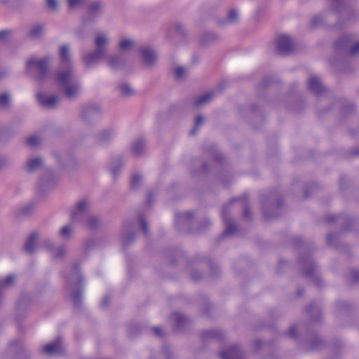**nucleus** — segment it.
Listing matches in <instances>:
<instances>
[{"mask_svg": "<svg viewBox=\"0 0 359 359\" xmlns=\"http://www.w3.org/2000/svg\"><path fill=\"white\" fill-rule=\"evenodd\" d=\"M60 67L55 74V81L60 88L69 99L79 96L81 86L76 76L69 48L62 45L59 50Z\"/></svg>", "mask_w": 359, "mask_h": 359, "instance_id": "nucleus-1", "label": "nucleus"}, {"mask_svg": "<svg viewBox=\"0 0 359 359\" xmlns=\"http://www.w3.org/2000/svg\"><path fill=\"white\" fill-rule=\"evenodd\" d=\"M90 202L87 199L79 201L71 212V219L85 227L94 229L100 224L99 219L89 212Z\"/></svg>", "mask_w": 359, "mask_h": 359, "instance_id": "nucleus-2", "label": "nucleus"}, {"mask_svg": "<svg viewBox=\"0 0 359 359\" xmlns=\"http://www.w3.org/2000/svg\"><path fill=\"white\" fill-rule=\"evenodd\" d=\"M110 39L108 35L103 32L96 34L94 39L95 50L83 57V60L87 67H92L97 62L103 60L107 55V47Z\"/></svg>", "mask_w": 359, "mask_h": 359, "instance_id": "nucleus-3", "label": "nucleus"}, {"mask_svg": "<svg viewBox=\"0 0 359 359\" xmlns=\"http://www.w3.org/2000/svg\"><path fill=\"white\" fill-rule=\"evenodd\" d=\"M51 57L46 56L42 58L32 57L26 62V69L29 74L34 75L38 81L43 80L48 74Z\"/></svg>", "mask_w": 359, "mask_h": 359, "instance_id": "nucleus-4", "label": "nucleus"}, {"mask_svg": "<svg viewBox=\"0 0 359 359\" xmlns=\"http://www.w3.org/2000/svg\"><path fill=\"white\" fill-rule=\"evenodd\" d=\"M82 276L78 268L74 266L71 269L70 273L67 277V283L69 287V294L73 303L78 305L81 297V285Z\"/></svg>", "mask_w": 359, "mask_h": 359, "instance_id": "nucleus-5", "label": "nucleus"}, {"mask_svg": "<svg viewBox=\"0 0 359 359\" xmlns=\"http://www.w3.org/2000/svg\"><path fill=\"white\" fill-rule=\"evenodd\" d=\"M102 114V107L97 103L90 102L81 107L79 117L85 124L93 125L99 121Z\"/></svg>", "mask_w": 359, "mask_h": 359, "instance_id": "nucleus-6", "label": "nucleus"}, {"mask_svg": "<svg viewBox=\"0 0 359 359\" xmlns=\"http://www.w3.org/2000/svg\"><path fill=\"white\" fill-rule=\"evenodd\" d=\"M276 50L283 55L290 54L294 50V43L290 36L282 34L277 36L276 39Z\"/></svg>", "mask_w": 359, "mask_h": 359, "instance_id": "nucleus-7", "label": "nucleus"}, {"mask_svg": "<svg viewBox=\"0 0 359 359\" xmlns=\"http://www.w3.org/2000/svg\"><path fill=\"white\" fill-rule=\"evenodd\" d=\"M234 201V199L231 200L229 204L224 205L222 208V217L225 224V230L224 232V236H231L236 230V226L233 222L229 217V208L231 203Z\"/></svg>", "mask_w": 359, "mask_h": 359, "instance_id": "nucleus-8", "label": "nucleus"}, {"mask_svg": "<svg viewBox=\"0 0 359 359\" xmlns=\"http://www.w3.org/2000/svg\"><path fill=\"white\" fill-rule=\"evenodd\" d=\"M303 273L310 277L317 286L320 285V278L316 273L314 263L310 259H303L301 262Z\"/></svg>", "mask_w": 359, "mask_h": 359, "instance_id": "nucleus-9", "label": "nucleus"}, {"mask_svg": "<svg viewBox=\"0 0 359 359\" xmlns=\"http://www.w3.org/2000/svg\"><path fill=\"white\" fill-rule=\"evenodd\" d=\"M36 97L40 104L48 109L55 107L61 102L60 97L55 95H48L43 93H39Z\"/></svg>", "mask_w": 359, "mask_h": 359, "instance_id": "nucleus-10", "label": "nucleus"}, {"mask_svg": "<svg viewBox=\"0 0 359 359\" xmlns=\"http://www.w3.org/2000/svg\"><path fill=\"white\" fill-rule=\"evenodd\" d=\"M140 55L144 64L147 67H152L156 62L157 55L156 52L149 47L140 49Z\"/></svg>", "mask_w": 359, "mask_h": 359, "instance_id": "nucleus-11", "label": "nucleus"}, {"mask_svg": "<svg viewBox=\"0 0 359 359\" xmlns=\"http://www.w3.org/2000/svg\"><path fill=\"white\" fill-rule=\"evenodd\" d=\"M41 246L50 251L53 258L60 259L62 258L67 253V249L65 246H60L57 248H54L52 242L50 240H44Z\"/></svg>", "mask_w": 359, "mask_h": 359, "instance_id": "nucleus-12", "label": "nucleus"}, {"mask_svg": "<svg viewBox=\"0 0 359 359\" xmlns=\"http://www.w3.org/2000/svg\"><path fill=\"white\" fill-rule=\"evenodd\" d=\"M55 184L56 178L52 170H46L39 182V185L42 190L52 188Z\"/></svg>", "mask_w": 359, "mask_h": 359, "instance_id": "nucleus-13", "label": "nucleus"}, {"mask_svg": "<svg viewBox=\"0 0 359 359\" xmlns=\"http://www.w3.org/2000/svg\"><path fill=\"white\" fill-rule=\"evenodd\" d=\"M44 165L43 159L39 156H32L29 157L25 164V169L28 172H34Z\"/></svg>", "mask_w": 359, "mask_h": 359, "instance_id": "nucleus-14", "label": "nucleus"}, {"mask_svg": "<svg viewBox=\"0 0 359 359\" xmlns=\"http://www.w3.org/2000/svg\"><path fill=\"white\" fill-rule=\"evenodd\" d=\"M43 351L47 355H60L63 352L61 339L58 338L55 341L46 344L43 348Z\"/></svg>", "mask_w": 359, "mask_h": 359, "instance_id": "nucleus-15", "label": "nucleus"}, {"mask_svg": "<svg viewBox=\"0 0 359 359\" xmlns=\"http://www.w3.org/2000/svg\"><path fill=\"white\" fill-rule=\"evenodd\" d=\"M115 136V131L111 128L104 129L97 137V143L100 146L109 144Z\"/></svg>", "mask_w": 359, "mask_h": 359, "instance_id": "nucleus-16", "label": "nucleus"}, {"mask_svg": "<svg viewBox=\"0 0 359 359\" xmlns=\"http://www.w3.org/2000/svg\"><path fill=\"white\" fill-rule=\"evenodd\" d=\"M102 60H104L107 65L111 69H118L122 67L124 65L123 58L116 54L110 55H107L106 57Z\"/></svg>", "mask_w": 359, "mask_h": 359, "instance_id": "nucleus-17", "label": "nucleus"}, {"mask_svg": "<svg viewBox=\"0 0 359 359\" xmlns=\"http://www.w3.org/2000/svg\"><path fill=\"white\" fill-rule=\"evenodd\" d=\"M222 359H243V354L239 348L234 345L220 353Z\"/></svg>", "mask_w": 359, "mask_h": 359, "instance_id": "nucleus-18", "label": "nucleus"}, {"mask_svg": "<svg viewBox=\"0 0 359 359\" xmlns=\"http://www.w3.org/2000/svg\"><path fill=\"white\" fill-rule=\"evenodd\" d=\"M309 90L316 95H320L324 91V86H323L320 79L317 77L312 76L308 81Z\"/></svg>", "mask_w": 359, "mask_h": 359, "instance_id": "nucleus-19", "label": "nucleus"}, {"mask_svg": "<svg viewBox=\"0 0 359 359\" xmlns=\"http://www.w3.org/2000/svg\"><path fill=\"white\" fill-rule=\"evenodd\" d=\"M132 226L128 224H125L121 236L122 243L124 245H127L135 238V234L131 231Z\"/></svg>", "mask_w": 359, "mask_h": 359, "instance_id": "nucleus-20", "label": "nucleus"}, {"mask_svg": "<svg viewBox=\"0 0 359 359\" xmlns=\"http://www.w3.org/2000/svg\"><path fill=\"white\" fill-rule=\"evenodd\" d=\"M38 235L36 233H32L28 237L25 244V250L27 253H32L36 249V241Z\"/></svg>", "mask_w": 359, "mask_h": 359, "instance_id": "nucleus-21", "label": "nucleus"}, {"mask_svg": "<svg viewBox=\"0 0 359 359\" xmlns=\"http://www.w3.org/2000/svg\"><path fill=\"white\" fill-rule=\"evenodd\" d=\"M146 147V142L144 139L140 138L134 141L132 144V151L135 155L141 154Z\"/></svg>", "mask_w": 359, "mask_h": 359, "instance_id": "nucleus-22", "label": "nucleus"}, {"mask_svg": "<svg viewBox=\"0 0 359 359\" xmlns=\"http://www.w3.org/2000/svg\"><path fill=\"white\" fill-rule=\"evenodd\" d=\"M74 226L72 224L65 225L59 231V236L63 240H69L73 235Z\"/></svg>", "mask_w": 359, "mask_h": 359, "instance_id": "nucleus-23", "label": "nucleus"}, {"mask_svg": "<svg viewBox=\"0 0 359 359\" xmlns=\"http://www.w3.org/2000/svg\"><path fill=\"white\" fill-rule=\"evenodd\" d=\"M213 94L212 93H207L195 99L194 102V106L196 107H201L208 104L212 97Z\"/></svg>", "mask_w": 359, "mask_h": 359, "instance_id": "nucleus-24", "label": "nucleus"}, {"mask_svg": "<svg viewBox=\"0 0 359 359\" xmlns=\"http://www.w3.org/2000/svg\"><path fill=\"white\" fill-rule=\"evenodd\" d=\"M123 165V160L121 158L113 160L109 166L111 173L116 176Z\"/></svg>", "mask_w": 359, "mask_h": 359, "instance_id": "nucleus-25", "label": "nucleus"}, {"mask_svg": "<svg viewBox=\"0 0 359 359\" xmlns=\"http://www.w3.org/2000/svg\"><path fill=\"white\" fill-rule=\"evenodd\" d=\"M11 97L8 93L0 94V107L3 109H8L11 107Z\"/></svg>", "mask_w": 359, "mask_h": 359, "instance_id": "nucleus-26", "label": "nucleus"}, {"mask_svg": "<svg viewBox=\"0 0 359 359\" xmlns=\"http://www.w3.org/2000/svg\"><path fill=\"white\" fill-rule=\"evenodd\" d=\"M218 36L213 32H206L203 34L201 38V43L203 45H208L217 39Z\"/></svg>", "mask_w": 359, "mask_h": 359, "instance_id": "nucleus-27", "label": "nucleus"}, {"mask_svg": "<svg viewBox=\"0 0 359 359\" xmlns=\"http://www.w3.org/2000/svg\"><path fill=\"white\" fill-rule=\"evenodd\" d=\"M170 320L175 323L176 329H180L186 323V318L180 314L174 313L170 317Z\"/></svg>", "mask_w": 359, "mask_h": 359, "instance_id": "nucleus-28", "label": "nucleus"}, {"mask_svg": "<svg viewBox=\"0 0 359 359\" xmlns=\"http://www.w3.org/2000/svg\"><path fill=\"white\" fill-rule=\"evenodd\" d=\"M44 29L41 25H36L33 26L29 31V36L32 39H36L41 36L43 34Z\"/></svg>", "mask_w": 359, "mask_h": 359, "instance_id": "nucleus-29", "label": "nucleus"}, {"mask_svg": "<svg viewBox=\"0 0 359 359\" xmlns=\"http://www.w3.org/2000/svg\"><path fill=\"white\" fill-rule=\"evenodd\" d=\"M119 93L124 97H128L134 93L133 88L126 83H121L118 87Z\"/></svg>", "mask_w": 359, "mask_h": 359, "instance_id": "nucleus-30", "label": "nucleus"}, {"mask_svg": "<svg viewBox=\"0 0 359 359\" xmlns=\"http://www.w3.org/2000/svg\"><path fill=\"white\" fill-rule=\"evenodd\" d=\"M239 20V13L236 8L231 9L227 15L226 22L227 24H234Z\"/></svg>", "mask_w": 359, "mask_h": 359, "instance_id": "nucleus-31", "label": "nucleus"}, {"mask_svg": "<svg viewBox=\"0 0 359 359\" xmlns=\"http://www.w3.org/2000/svg\"><path fill=\"white\" fill-rule=\"evenodd\" d=\"M352 41V37L350 36H346L337 41L336 46L337 48H347L351 46Z\"/></svg>", "mask_w": 359, "mask_h": 359, "instance_id": "nucleus-32", "label": "nucleus"}, {"mask_svg": "<svg viewBox=\"0 0 359 359\" xmlns=\"http://www.w3.org/2000/svg\"><path fill=\"white\" fill-rule=\"evenodd\" d=\"M134 41L128 38H123L118 43V47L121 50H130L133 46Z\"/></svg>", "mask_w": 359, "mask_h": 359, "instance_id": "nucleus-33", "label": "nucleus"}, {"mask_svg": "<svg viewBox=\"0 0 359 359\" xmlns=\"http://www.w3.org/2000/svg\"><path fill=\"white\" fill-rule=\"evenodd\" d=\"M41 142V138L36 135H30L26 140L27 144L30 147H36L40 144Z\"/></svg>", "mask_w": 359, "mask_h": 359, "instance_id": "nucleus-34", "label": "nucleus"}, {"mask_svg": "<svg viewBox=\"0 0 359 359\" xmlns=\"http://www.w3.org/2000/svg\"><path fill=\"white\" fill-rule=\"evenodd\" d=\"M141 182H142V175L138 172L133 173L131 176V180H130L131 187L133 189H137Z\"/></svg>", "mask_w": 359, "mask_h": 359, "instance_id": "nucleus-35", "label": "nucleus"}, {"mask_svg": "<svg viewBox=\"0 0 359 359\" xmlns=\"http://www.w3.org/2000/svg\"><path fill=\"white\" fill-rule=\"evenodd\" d=\"M174 73L177 79H182L187 73V69L184 67H177L174 69Z\"/></svg>", "mask_w": 359, "mask_h": 359, "instance_id": "nucleus-36", "label": "nucleus"}, {"mask_svg": "<svg viewBox=\"0 0 359 359\" xmlns=\"http://www.w3.org/2000/svg\"><path fill=\"white\" fill-rule=\"evenodd\" d=\"M194 217V213L192 212H186L180 213L177 217L180 222H187L191 219Z\"/></svg>", "mask_w": 359, "mask_h": 359, "instance_id": "nucleus-37", "label": "nucleus"}, {"mask_svg": "<svg viewBox=\"0 0 359 359\" xmlns=\"http://www.w3.org/2000/svg\"><path fill=\"white\" fill-rule=\"evenodd\" d=\"M203 121H204V118L201 115H198L196 117L195 123H194V124H195L194 128L193 130H191L190 132V133L191 135H194L196 133L197 128L202 124Z\"/></svg>", "mask_w": 359, "mask_h": 359, "instance_id": "nucleus-38", "label": "nucleus"}, {"mask_svg": "<svg viewBox=\"0 0 359 359\" xmlns=\"http://www.w3.org/2000/svg\"><path fill=\"white\" fill-rule=\"evenodd\" d=\"M220 333L216 330H208L203 334L204 338H219Z\"/></svg>", "mask_w": 359, "mask_h": 359, "instance_id": "nucleus-39", "label": "nucleus"}, {"mask_svg": "<svg viewBox=\"0 0 359 359\" xmlns=\"http://www.w3.org/2000/svg\"><path fill=\"white\" fill-rule=\"evenodd\" d=\"M10 36V32L7 30L0 31V43L6 42Z\"/></svg>", "mask_w": 359, "mask_h": 359, "instance_id": "nucleus-40", "label": "nucleus"}, {"mask_svg": "<svg viewBox=\"0 0 359 359\" xmlns=\"http://www.w3.org/2000/svg\"><path fill=\"white\" fill-rule=\"evenodd\" d=\"M139 222H140L142 231L144 233L147 234V231H148L147 223H146V221L144 220V217L142 215L139 216Z\"/></svg>", "mask_w": 359, "mask_h": 359, "instance_id": "nucleus-41", "label": "nucleus"}, {"mask_svg": "<svg viewBox=\"0 0 359 359\" xmlns=\"http://www.w3.org/2000/svg\"><path fill=\"white\" fill-rule=\"evenodd\" d=\"M323 21V19L322 18V16L320 15H316V16H314L312 19H311V24L313 26H318L320 25Z\"/></svg>", "mask_w": 359, "mask_h": 359, "instance_id": "nucleus-42", "label": "nucleus"}, {"mask_svg": "<svg viewBox=\"0 0 359 359\" xmlns=\"http://www.w3.org/2000/svg\"><path fill=\"white\" fill-rule=\"evenodd\" d=\"M101 8H102V4L100 3L95 2L90 5V10L91 12L95 13L99 12L100 10L101 9Z\"/></svg>", "mask_w": 359, "mask_h": 359, "instance_id": "nucleus-43", "label": "nucleus"}, {"mask_svg": "<svg viewBox=\"0 0 359 359\" xmlns=\"http://www.w3.org/2000/svg\"><path fill=\"white\" fill-rule=\"evenodd\" d=\"M348 53L351 55L359 54V41L350 48Z\"/></svg>", "mask_w": 359, "mask_h": 359, "instance_id": "nucleus-44", "label": "nucleus"}, {"mask_svg": "<svg viewBox=\"0 0 359 359\" xmlns=\"http://www.w3.org/2000/svg\"><path fill=\"white\" fill-rule=\"evenodd\" d=\"M46 4L51 10L56 11L57 9V2L56 0H46Z\"/></svg>", "mask_w": 359, "mask_h": 359, "instance_id": "nucleus-45", "label": "nucleus"}, {"mask_svg": "<svg viewBox=\"0 0 359 359\" xmlns=\"http://www.w3.org/2000/svg\"><path fill=\"white\" fill-rule=\"evenodd\" d=\"M8 159L4 156H0V169L8 165Z\"/></svg>", "mask_w": 359, "mask_h": 359, "instance_id": "nucleus-46", "label": "nucleus"}, {"mask_svg": "<svg viewBox=\"0 0 359 359\" xmlns=\"http://www.w3.org/2000/svg\"><path fill=\"white\" fill-rule=\"evenodd\" d=\"M288 334L291 337H295L297 335V327L296 326H291L288 330Z\"/></svg>", "mask_w": 359, "mask_h": 359, "instance_id": "nucleus-47", "label": "nucleus"}, {"mask_svg": "<svg viewBox=\"0 0 359 359\" xmlns=\"http://www.w3.org/2000/svg\"><path fill=\"white\" fill-rule=\"evenodd\" d=\"M351 276L352 280L353 281L359 280V272L358 271H357L355 270L352 271L351 273Z\"/></svg>", "mask_w": 359, "mask_h": 359, "instance_id": "nucleus-48", "label": "nucleus"}, {"mask_svg": "<svg viewBox=\"0 0 359 359\" xmlns=\"http://www.w3.org/2000/svg\"><path fill=\"white\" fill-rule=\"evenodd\" d=\"M67 1H68L69 7H72V8L79 5L81 2V0H67Z\"/></svg>", "mask_w": 359, "mask_h": 359, "instance_id": "nucleus-49", "label": "nucleus"}, {"mask_svg": "<svg viewBox=\"0 0 359 359\" xmlns=\"http://www.w3.org/2000/svg\"><path fill=\"white\" fill-rule=\"evenodd\" d=\"M153 332L155 333L156 335L157 336H162L163 334V331H162V329L159 327H154L153 328Z\"/></svg>", "mask_w": 359, "mask_h": 359, "instance_id": "nucleus-50", "label": "nucleus"}, {"mask_svg": "<svg viewBox=\"0 0 359 359\" xmlns=\"http://www.w3.org/2000/svg\"><path fill=\"white\" fill-rule=\"evenodd\" d=\"M176 29L180 32H183L184 31V27L182 24H177L175 25Z\"/></svg>", "mask_w": 359, "mask_h": 359, "instance_id": "nucleus-51", "label": "nucleus"}, {"mask_svg": "<svg viewBox=\"0 0 359 359\" xmlns=\"http://www.w3.org/2000/svg\"><path fill=\"white\" fill-rule=\"evenodd\" d=\"M27 300H25V302H24V300L20 301L18 303V309H20L21 307L24 306V305H27Z\"/></svg>", "mask_w": 359, "mask_h": 359, "instance_id": "nucleus-52", "label": "nucleus"}, {"mask_svg": "<svg viewBox=\"0 0 359 359\" xmlns=\"http://www.w3.org/2000/svg\"><path fill=\"white\" fill-rule=\"evenodd\" d=\"M333 6H338V5H341L344 1V0H331Z\"/></svg>", "mask_w": 359, "mask_h": 359, "instance_id": "nucleus-53", "label": "nucleus"}, {"mask_svg": "<svg viewBox=\"0 0 359 359\" xmlns=\"http://www.w3.org/2000/svg\"><path fill=\"white\" fill-rule=\"evenodd\" d=\"M109 301V299L108 297H104L101 302L102 306L104 307V306H107Z\"/></svg>", "mask_w": 359, "mask_h": 359, "instance_id": "nucleus-54", "label": "nucleus"}, {"mask_svg": "<svg viewBox=\"0 0 359 359\" xmlns=\"http://www.w3.org/2000/svg\"><path fill=\"white\" fill-rule=\"evenodd\" d=\"M191 276H192V278H194V279H198V278H199L201 276V275H198V276H194V273H192V274H191Z\"/></svg>", "mask_w": 359, "mask_h": 359, "instance_id": "nucleus-55", "label": "nucleus"}, {"mask_svg": "<svg viewBox=\"0 0 359 359\" xmlns=\"http://www.w3.org/2000/svg\"><path fill=\"white\" fill-rule=\"evenodd\" d=\"M327 242L330 243V235L327 236Z\"/></svg>", "mask_w": 359, "mask_h": 359, "instance_id": "nucleus-56", "label": "nucleus"}, {"mask_svg": "<svg viewBox=\"0 0 359 359\" xmlns=\"http://www.w3.org/2000/svg\"><path fill=\"white\" fill-rule=\"evenodd\" d=\"M207 222L208 224H210V222L209 220H207L205 221Z\"/></svg>", "mask_w": 359, "mask_h": 359, "instance_id": "nucleus-57", "label": "nucleus"}, {"mask_svg": "<svg viewBox=\"0 0 359 359\" xmlns=\"http://www.w3.org/2000/svg\"><path fill=\"white\" fill-rule=\"evenodd\" d=\"M247 214H248V211H247V210H245V215L246 216V215H247Z\"/></svg>", "mask_w": 359, "mask_h": 359, "instance_id": "nucleus-58", "label": "nucleus"}]
</instances>
